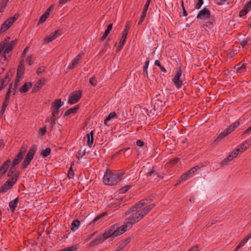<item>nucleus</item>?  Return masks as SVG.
Returning a JSON list of instances; mask_svg holds the SVG:
<instances>
[{"label": "nucleus", "mask_w": 251, "mask_h": 251, "mask_svg": "<svg viewBox=\"0 0 251 251\" xmlns=\"http://www.w3.org/2000/svg\"><path fill=\"white\" fill-rule=\"evenodd\" d=\"M150 201V199L142 200L130 209V212H135L126 220L124 225L125 228L127 230L129 229L133 224L141 220L154 207V204H149Z\"/></svg>", "instance_id": "nucleus-1"}, {"label": "nucleus", "mask_w": 251, "mask_h": 251, "mask_svg": "<svg viewBox=\"0 0 251 251\" xmlns=\"http://www.w3.org/2000/svg\"><path fill=\"white\" fill-rule=\"evenodd\" d=\"M124 174V172L106 170L103 177V182L105 185H115L121 180Z\"/></svg>", "instance_id": "nucleus-2"}, {"label": "nucleus", "mask_w": 251, "mask_h": 251, "mask_svg": "<svg viewBox=\"0 0 251 251\" xmlns=\"http://www.w3.org/2000/svg\"><path fill=\"white\" fill-rule=\"evenodd\" d=\"M126 230V229L125 228L124 225H123L122 227H118L116 225H113L106 230L102 236L106 240L111 237H115L120 235Z\"/></svg>", "instance_id": "nucleus-3"}, {"label": "nucleus", "mask_w": 251, "mask_h": 251, "mask_svg": "<svg viewBox=\"0 0 251 251\" xmlns=\"http://www.w3.org/2000/svg\"><path fill=\"white\" fill-rule=\"evenodd\" d=\"M36 150L37 148L36 146L33 145L28 150L25 157L24 159V160L21 165V168L22 169H25L26 168L27 166L30 164L31 161L33 159L34 154L36 153Z\"/></svg>", "instance_id": "nucleus-4"}, {"label": "nucleus", "mask_w": 251, "mask_h": 251, "mask_svg": "<svg viewBox=\"0 0 251 251\" xmlns=\"http://www.w3.org/2000/svg\"><path fill=\"white\" fill-rule=\"evenodd\" d=\"M9 39V37L6 38L4 41L1 42L0 43H4L3 47V54L1 60H3L5 61L6 60V54L8 53L11 51L17 43V40H14L10 42H8V40Z\"/></svg>", "instance_id": "nucleus-5"}, {"label": "nucleus", "mask_w": 251, "mask_h": 251, "mask_svg": "<svg viewBox=\"0 0 251 251\" xmlns=\"http://www.w3.org/2000/svg\"><path fill=\"white\" fill-rule=\"evenodd\" d=\"M240 125V122L239 121H237L233 124H232L230 126H229L228 127L226 128L223 132L221 133L219 136L217 137L216 139L215 140V142H219L220 140L228 135L229 133H230L232 131H233L235 128H236Z\"/></svg>", "instance_id": "nucleus-6"}, {"label": "nucleus", "mask_w": 251, "mask_h": 251, "mask_svg": "<svg viewBox=\"0 0 251 251\" xmlns=\"http://www.w3.org/2000/svg\"><path fill=\"white\" fill-rule=\"evenodd\" d=\"M18 177V175L17 174H14L2 185L0 188V191L5 192L11 188L16 182Z\"/></svg>", "instance_id": "nucleus-7"}, {"label": "nucleus", "mask_w": 251, "mask_h": 251, "mask_svg": "<svg viewBox=\"0 0 251 251\" xmlns=\"http://www.w3.org/2000/svg\"><path fill=\"white\" fill-rule=\"evenodd\" d=\"M19 15L16 14L13 17L8 18L6 20L2 25L0 29V32H3L6 31L11 25L15 22V21L18 18Z\"/></svg>", "instance_id": "nucleus-8"}, {"label": "nucleus", "mask_w": 251, "mask_h": 251, "mask_svg": "<svg viewBox=\"0 0 251 251\" xmlns=\"http://www.w3.org/2000/svg\"><path fill=\"white\" fill-rule=\"evenodd\" d=\"M64 102L61 101V99H55L51 103L52 115L56 117L59 113V108L63 105Z\"/></svg>", "instance_id": "nucleus-9"}, {"label": "nucleus", "mask_w": 251, "mask_h": 251, "mask_svg": "<svg viewBox=\"0 0 251 251\" xmlns=\"http://www.w3.org/2000/svg\"><path fill=\"white\" fill-rule=\"evenodd\" d=\"M82 91L81 90L75 91L69 96L68 103L73 104L77 102L81 97Z\"/></svg>", "instance_id": "nucleus-10"}, {"label": "nucleus", "mask_w": 251, "mask_h": 251, "mask_svg": "<svg viewBox=\"0 0 251 251\" xmlns=\"http://www.w3.org/2000/svg\"><path fill=\"white\" fill-rule=\"evenodd\" d=\"M182 73V71L180 69L178 70L175 76L173 79V82L176 88L177 89H179L182 84V80L181 78Z\"/></svg>", "instance_id": "nucleus-11"}, {"label": "nucleus", "mask_w": 251, "mask_h": 251, "mask_svg": "<svg viewBox=\"0 0 251 251\" xmlns=\"http://www.w3.org/2000/svg\"><path fill=\"white\" fill-rule=\"evenodd\" d=\"M210 15L211 12L209 9L206 7H204L199 12L197 18L205 20L210 18Z\"/></svg>", "instance_id": "nucleus-12"}, {"label": "nucleus", "mask_w": 251, "mask_h": 251, "mask_svg": "<svg viewBox=\"0 0 251 251\" xmlns=\"http://www.w3.org/2000/svg\"><path fill=\"white\" fill-rule=\"evenodd\" d=\"M12 73L9 71L7 73L3 79L0 80V92L4 88V87L8 83L10 77L12 75Z\"/></svg>", "instance_id": "nucleus-13"}, {"label": "nucleus", "mask_w": 251, "mask_h": 251, "mask_svg": "<svg viewBox=\"0 0 251 251\" xmlns=\"http://www.w3.org/2000/svg\"><path fill=\"white\" fill-rule=\"evenodd\" d=\"M238 154V152H236L234 150L230 154L225 158L224 160L220 163V166L222 167L224 165H226L228 162L231 161L234 158L236 157Z\"/></svg>", "instance_id": "nucleus-14"}, {"label": "nucleus", "mask_w": 251, "mask_h": 251, "mask_svg": "<svg viewBox=\"0 0 251 251\" xmlns=\"http://www.w3.org/2000/svg\"><path fill=\"white\" fill-rule=\"evenodd\" d=\"M251 141H246L242 144L239 148H236L235 151L238 152V154L241 153L247 150L251 145Z\"/></svg>", "instance_id": "nucleus-15"}, {"label": "nucleus", "mask_w": 251, "mask_h": 251, "mask_svg": "<svg viewBox=\"0 0 251 251\" xmlns=\"http://www.w3.org/2000/svg\"><path fill=\"white\" fill-rule=\"evenodd\" d=\"M11 95H12V86L11 85L9 87L8 90L6 93L5 98L4 99L2 107H3L4 108H6L7 106H8V105L9 103L10 97Z\"/></svg>", "instance_id": "nucleus-16"}, {"label": "nucleus", "mask_w": 251, "mask_h": 251, "mask_svg": "<svg viewBox=\"0 0 251 251\" xmlns=\"http://www.w3.org/2000/svg\"><path fill=\"white\" fill-rule=\"evenodd\" d=\"M251 10V0H249L248 2L245 5L244 8L240 11L239 16L243 17L245 16L247 13Z\"/></svg>", "instance_id": "nucleus-17"}, {"label": "nucleus", "mask_w": 251, "mask_h": 251, "mask_svg": "<svg viewBox=\"0 0 251 251\" xmlns=\"http://www.w3.org/2000/svg\"><path fill=\"white\" fill-rule=\"evenodd\" d=\"M59 31L58 30H56L54 32L52 33L50 35L47 36L44 39V42L45 43H49L50 42H51L55 39H56L58 36H59Z\"/></svg>", "instance_id": "nucleus-18"}, {"label": "nucleus", "mask_w": 251, "mask_h": 251, "mask_svg": "<svg viewBox=\"0 0 251 251\" xmlns=\"http://www.w3.org/2000/svg\"><path fill=\"white\" fill-rule=\"evenodd\" d=\"M127 34H128V33L125 32V31H123L122 32V37L120 40L119 47H118V48L117 49V51L120 50L122 49V48H123V47L124 45L125 44V43L126 41V36H127Z\"/></svg>", "instance_id": "nucleus-19"}, {"label": "nucleus", "mask_w": 251, "mask_h": 251, "mask_svg": "<svg viewBox=\"0 0 251 251\" xmlns=\"http://www.w3.org/2000/svg\"><path fill=\"white\" fill-rule=\"evenodd\" d=\"M10 162V160L8 159L3 163L2 166L0 168V177L1 176L3 175H4L5 173L7 171Z\"/></svg>", "instance_id": "nucleus-20"}, {"label": "nucleus", "mask_w": 251, "mask_h": 251, "mask_svg": "<svg viewBox=\"0 0 251 251\" xmlns=\"http://www.w3.org/2000/svg\"><path fill=\"white\" fill-rule=\"evenodd\" d=\"M81 58V54H78L74 59V60H73L72 61V63H71L69 66H68V68L70 69H72L74 68H75V67L77 66V64H78L79 63V61L80 60V59Z\"/></svg>", "instance_id": "nucleus-21"}, {"label": "nucleus", "mask_w": 251, "mask_h": 251, "mask_svg": "<svg viewBox=\"0 0 251 251\" xmlns=\"http://www.w3.org/2000/svg\"><path fill=\"white\" fill-rule=\"evenodd\" d=\"M32 83L31 82H26L19 89L21 93H25L31 87Z\"/></svg>", "instance_id": "nucleus-22"}, {"label": "nucleus", "mask_w": 251, "mask_h": 251, "mask_svg": "<svg viewBox=\"0 0 251 251\" xmlns=\"http://www.w3.org/2000/svg\"><path fill=\"white\" fill-rule=\"evenodd\" d=\"M22 76L17 75L16 78L15 79L14 86L13 87L12 86V95H14L16 92L17 86H18L19 82L22 80ZM11 85L12 86V84H10L9 86Z\"/></svg>", "instance_id": "nucleus-23"}, {"label": "nucleus", "mask_w": 251, "mask_h": 251, "mask_svg": "<svg viewBox=\"0 0 251 251\" xmlns=\"http://www.w3.org/2000/svg\"><path fill=\"white\" fill-rule=\"evenodd\" d=\"M105 239H104L102 236H99L94 240L92 241L90 243V245L91 246H94L96 245H98L102 242H103Z\"/></svg>", "instance_id": "nucleus-24"}, {"label": "nucleus", "mask_w": 251, "mask_h": 251, "mask_svg": "<svg viewBox=\"0 0 251 251\" xmlns=\"http://www.w3.org/2000/svg\"><path fill=\"white\" fill-rule=\"evenodd\" d=\"M79 108V106L78 105H76L73 108H71L68 109L64 113V116L66 117L69 116L70 114L75 113Z\"/></svg>", "instance_id": "nucleus-25"}, {"label": "nucleus", "mask_w": 251, "mask_h": 251, "mask_svg": "<svg viewBox=\"0 0 251 251\" xmlns=\"http://www.w3.org/2000/svg\"><path fill=\"white\" fill-rule=\"evenodd\" d=\"M87 145L91 147L94 142V131H91L90 133L87 135Z\"/></svg>", "instance_id": "nucleus-26"}, {"label": "nucleus", "mask_w": 251, "mask_h": 251, "mask_svg": "<svg viewBox=\"0 0 251 251\" xmlns=\"http://www.w3.org/2000/svg\"><path fill=\"white\" fill-rule=\"evenodd\" d=\"M19 202V201L18 198L15 199L14 200L11 201L9 203V206L10 210L12 211H14L16 209V208L17 207L18 204Z\"/></svg>", "instance_id": "nucleus-27"}, {"label": "nucleus", "mask_w": 251, "mask_h": 251, "mask_svg": "<svg viewBox=\"0 0 251 251\" xmlns=\"http://www.w3.org/2000/svg\"><path fill=\"white\" fill-rule=\"evenodd\" d=\"M80 226V222L77 220L73 221L71 224V230L73 231H75Z\"/></svg>", "instance_id": "nucleus-28"}, {"label": "nucleus", "mask_w": 251, "mask_h": 251, "mask_svg": "<svg viewBox=\"0 0 251 251\" xmlns=\"http://www.w3.org/2000/svg\"><path fill=\"white\" fill-rule=\"evenodd\" d=\"M112 26H113V25L112 24H109L108 25L107 29L105 30L104 33L102 37V40H104L106 39V38L108 36V34L109 33L110 31L112 30Z\"/></svg>", "instance_id": "nucleus-29"}, {"label": "nucleus", "mask_w": 251, "mask_h": 251, "mask_svg": "<svg viewBox=\"0 0 251 251\" xmlns=\"http://www.w3.org/2000/svg\"><path fill=\"white\" fill-rule=\"evenodd\" d=\"M116 116V114L115 112H111L109 113L108 116L104 120V124L105 125H107V122L110 121L111 119L115 118Z\"/></svg>", "instance_id": "nucleus-30"}, {"label": "nucleus", "mask_w": 251, "mask_h": 251, "mask_svg": "<svg viewBox=\"0 0 251 251\" xmlns=\"http://www.w3.org/2000/svg\"><path fill=\"white\" fill-rule=\"evenodd\" d=\"M51 150L50 148H47L45 150L42 151L41 154L43 157H45L49 155L50 153Z\"/></svg>", "instance_id": "nucleus-31"}, {"label": "nucleus", "mask_w": 251, "mask_h": 251, "mask_svg": "<svg viewBox=\"0 0 251 251\" xmlns=\"http://www.w3.org/2000/svg\"><path fill=\"white\" fill-rule=\"evenodd\" d=\"M22 159H23V158L22 157L16 155L13 160V162L12 163V167H14L15 166L18 164L21 161V160Z\"/></svg>", "instance_id": "nucleus-32"}, {"label": "nucleus", "mask_w": 251, "mask_h": 251, "mask_svg": "<svg viewBox=\"0 0 251 251\" xmlns=\"http://www.w3.org/2000/svg\"><path fill=\"white\" fill-rule=\"evenodd\" d=\"M49 16V12H45L44 14H43L40 17L39 20V24H42L43 22H44L47 18H48Z\"/></svg>", "instance_id": "nucleus-33"}, {"label": "nucleus", "mask_w": 251, "mask_h": 251, "mask_svg": "<svg viewBox=\"0 0 251 251\" xmlns=\"http://www.w3.org/2000/svg\"><path fill=\"white\" fill-rule=\"evenodd\" d=\"M26 151V148L25 147H22L20 150L19 152L17 153V156L22 157L23 158L24 155Z\"/></svg>", "instance_id": "nucleus-34"}, {"label": "nucleus", "mask_w": 251, "mask_h": 251, "mask_svg": "<svg viewBox=\"0 0 251 251\" xmlns=\"http://www.w3.org/2000/svg\"><path fill=\"white\" fill-rule=\"evenodd\" d=\"M150 64V61L149 60H147L145 62V64L144 66L143 67V72L144 73L146 74V75L148 76V68L149 67Z\"/></svg>", "instance_id": "nucleus-35"}, {"label": "nucleus", "mask_w": 251, "mask_h": 251, "mask_svg": "<svg viewBox=\"0 0 251 251\" xmlns=\"http://www.w3.org/2000/svg\"><path fill=\"white\" fill-rule=\"evenodd\" d=\"M250 42V39L243 40L240 42V45L242 48L245 47Z\"/></svg>", "instance_id": "nucleus-36"}, {"label": "nucleus", "mask_w": 251, "mask_h": 251, "mask_svg": "<svg viewBox=\"0 0 251 251\" xmlns=\"http://www.w3.org/2000/svg\"><path fill=\"white\" fill-rule=\"evenodd\" d=\"M246 67L245 64L239 63L234 66V69L237 71L241 69L245 68Z\"/></svg>", "instance_id": "nucleus-37"}, {"label": "nucleus", "mask_w": 251, "mask_h": 251, "mask_svg": "<svg viewBox=\"0 0 251 251\" xmlns=\"http://www.w3.org/2000/svg\"><path fill=\"white\" fill-rule=\"evenodd\" d=\"M130 188V186L129 185H126L122 188H121L120 190V192L121 193H126L127 190L129 189Z\"/></svg>", "instance_id": "nucleus-38"}, {"label": "nucleus", "mask_w": 251, "mask_h": 251, "mask_svg": "<svg viewBox=\"0 0 251 251\" xmlns=\"http://www.w3.org/2000/svg\"><path fill=\"white\" fill-rule=\"evenodd\" d=\"M203 4V0H199L197 3L195 5V9H199Z\"/></svg>", "instance_id": "nucleus-39"}, {"label": "nucleus", "mask_w": 251, "mask_h": 251, "mask_svg": "<svg viewBox=\"0 0 251 251\" xmlns=\"http://www.w3.org/2000/svg\"><path fill=\"white\" fill-rule=\"evenodd\" d=\"M105 215V213H103L101 214H100V215H98L96 217H95V218L93 220V223L94 224L96 223L98 221H99L100 220V219L104 216V215Z\"/></svg>", "instance_id": "nucleus-40"}, {"label": "nucleus", "mask_w": 251, "mask_h": 251, "mask_svg": "<svg viewBox=\"0 0 251 251\" xmlns=\"http://www.w3.org/2000/svg\"><path fill=\"white\" fill-rule=\"evenodd\" d=\"M74 172L72 170V167H71L69 170V172L68 174V176L69 179L73 178L74 176Z\"/></svg>", "instance_id": "nucleus-41"}, {"label": "nucleus", "mask_w": 251, "mask_h": 251, "mask_svg": "<svg viewBox=\"0 0 251 251\" xmlns=\"http://www.w3.org/2000/svg\"><path fill=\"white\" fill-rule=\"evenodd\" d=\"M24 73V68H18L17 75L23 76Z\"/></svg>", "instance_id": "nucleus-42"}, {"label": "nucleus", "mask_w": 251, "mask_h": 251, "mask_svg": "<svg viewBox=\"0 0 251 251\" xmlns=\"http://www.w3.org/2000/svg\"><path fill=\"white\" fill-rule=\"evenodd\" d=\"M90 83L93 86H96L97 84V81L94 77H92L90 79Z\"/></svg>", "instance_id": "nucleus-43"}, {"label": "nucleus", "mask_w": 251, "mask_h": 251, "mask_svg": "<svg viewBox=\"0 0 251 251\" xmlns=\"http://www.w3.org/2000/svg\"><path fill=\"white\" fill-rule=\"evenodd\" d=\"M85 151H81V150H79L78 151V159H80L81 158H82V157L85 155Z\"/></svg>", "instance_id": "nucleus-44"}, {"label": "nucleus", "mask_w": 251, "mask_h": 251, "mask_svg": "<svg viewBox=\"0 0 251 251\" xmlns=\"http://www.w3.org/2000/svg\"><path fill=\"white\" fill-rule=\"evenodd\" d=\"M127 243H128V241H125V242H123L120 245H119V246L118 247L117 251H119V250L123 249Z\"/></svg>", "instance_id": "nucleus-45"}, {"label": "nucleus", "mask_w": 251, "mask_h": 251, "mask_svg": "<svg viewBox=\"0 0 251 251\" xmlns=\"http://www.w3.org/2000/svg\"><path fill=\"white\" fill-rule=\"evenodd\" d=\"M45 70V68L44 66L39 67L37 70V73L38 75L41 74Z\"/></svg>", "instance_id": "nucleus-46"}, {"label": "nucleus", "mask_w": 251, "mask_h": 251, "mask_svg": "<svg viewBox=\"0 0 251 251\" xmlns=\"http://www.w3.org/2000/svg\"><path fill=\"white\" fill-rule=\"evenodd\" d=\"M191 177V176H190L188 174V173L186 172V173L183 174L181 176V179L182 180H184L187 179L188 178V177Z\"/></svg>", "instance_id": "nucleus-47"}, {"label": "nucleus", "mask_w": 251, "mask_h": 251, "mask_svg": "<svg viewBox=\"0 0 251 251\" xmlns=\"http://www.w3.org/2000/svg\"><path fill=\"white\" fill-rule=\"evenodd\" d=\"M26 61L30 66L33 64L31 55L27 57Z\"/></svg>", "instance_id": "nucleus-48"}, {"label": "nucleus", "mask_w": 251, "mask_h": 251, "mask_svg": "<svg viewBox=\"0 0 251 251\" xmlns=\"http://www.w3.org/2000/svg\"><path fill=\"white\" fill-rule=\"evenodd\" d=\"M130 28V24H129V22H127L125 25L124 30L123 31L128 33Z\"/></svg>", "instance_id": "nucleus-49"}, {"label": "nucleus", "mask_w": 251, "mask_h": 251, "mask_svg": "<svg viewBox=\"0 0 251 251\" xmlns=\"http://www.w3.org/2000/svg\"><path fill=\"white\" fill-rule=\"evenodd\" d=\"M75 250V248L74 246H72L61 250V251H74Z\"/></svg>", "instance_id": "nucleus-50"}, {"label": "nucleus", "mask_w": 251, "mask_h": 251, "mask_svg": "<svg viewBox=\"0 0 251 251\" xmlns=\"http://www.w3.org/2000/svg\"><path fill=\"white\" fill-rule=\"evenodd\" d=\"M188 173V174L191 177H192L193 175V174L196 172V169L195 168H191V170L187 172Z\"/></svg>", "instance_id": "nucleus-51"}, {"label": "nucleus", "mask_w": 251, "mask_h": 251, "mask_svg": "<svg viewBox=\"0 0 251 251\" xmlns=\"http://www.w3.org/2000/svg\"><path fill=\"white\" fill-rule=\"evenodd\" d=\"M55 120L56 117H54L52 115V117L50 118V123L52 126H53V125L55 124Z\"/></svg>", "instance_id": "nucleus-52"}, {"label": "nucleus", "mask_w": 251, "mask_h": 251, "mask_svg": "<svg viewBox=\"0 0 251 251\" xmlns=\"http://www.w3.org/2000/svg\"><path fill=\"white\" fill-rule=\"evenodd\" d=\"M46 127L41 128L39 131V134L41 136H43L46 133Z\"/></svg>", "instance_id": "nucleus-53"}, {"label": "nucleus", "mask_w": 251, "mask_h": 251, "mask_svg": "<svg viewBox=\"0 0 251 251\" xmlns=\"http://www.w3.org/2000/svg\"><path fill=\"white\" fill-rule=\"evenodd\" d=\"M136 145L139 147H142L144 145V142L141 140H138L136 141Z\"/></svg>", "instance_id": "nucleus-54"}, {"label": "nucleus", "mask_w": 251, "mask_h": 251, "mask_svg": "<svg viewBox=\"0 0 251 251\" xmlns=\"http://www.w3.org/2000/svg\"><path fill=\"white\" fill-rule=\"evenodd\" d=\"M28 49L29 48L28 47H26L24 50L23 51V52L22 53V57H25V55H26V53L27 52V51H28Z\"/></svg>", "instance_id": "nucleus-55"}, {"label": "nucleus", "mask_w": 251, "mask_h": 251, "mask_svg": "<svg viewBox=\"0 0 251 251\" xmlns=\"http://www.w3.org/2000/svg\"><path fill=\"white\" fill-rule=\"evenodd\" d=\"M179 160V159L178 158H176L170 161V163L172 165H174L177 163Z\"/></svg>", "instance_id": "nucleus-56"}, {"label": "nucleus", "mask_w": 251, "mask_h": 251, "mask_svg": "<svg viewBox=\"0 0 251 251\" xmlns=\"http://www.w3.org/2000/svg\"><path fill=\"white\" fill-rule=\"evenodd\" d=\"M9 0H2L1 2V5H2L3 7H6L7 5V3L8 2Z\"/></svg>", "instance_id": "nucleus-57"}, {"label": "nucleus", "mask_w": 251, "mask_h": 251, "mask_svg": "<svg viewBox=\"0 0 251 251\" xmlns=\"http://www.w3.org/2000/svg\"><path fill=\"white\" fill-rule=\"evenodd\" d=\"M153 171L152 169H150L147 173V176H151L152 175H153Z\"/></svg>", "instance_id": "nucleus-58"}, {"label": "nucleus", "mask_w": 251, "mask_h": 251, "mask_svg": "<svg viewBox=\"0 0 251 251\" xmlns=\"http://www.w3.org/2000/svg\"><path fill=\"white\" fill-rule=\"evenodd\" d=\"M251 131V126L244 131L243 134L245 135V134H250Z\"/></svg>", "instance_id": "nucleus-59"}, {"label": "nucleus", "mask_w": 251, "mask_h": 251, "mask_svg": "<svg viewBox=\"0 0 251 251\" xmlns=\"http://www.w3.org/2000/svg\"><path fill=\"white\" fill-rule=\"evenodd\" d=\"M246 243V241H245V239H243L239 244V246H240L241 247H243Z\"/></svg>", "instance_id": "nucleus-60"}, {"label": "nucleus", "mask_w": 251, "mask_h": 251, "mask_svg": "<svg viewBox=\"0 0 251 251\" xmlns=\"http://www.w3.org/2000/svg\"><path fill=\"white\" fill-rule=\"evenodd\" d=\"M18 68H24V60H22L20 61V64L18 66Z\"/></svg>", "instance_id": "nucleus-61"}, {"label": "nucleus", "mask_w": 251, "mask_h": 251, "mask_svg": "<svg viewBox=\"0 0 251 251\" xmlns=\"http://www.w3.org/2000/svg\"><path fill=\"white\" fill-rule=\"evenodd\" d=\"M251 238V233H250L248 235H247L244 239H245V241L247 242Z\"/></svg>", "instance_id": "nucleus-62"}, {"label": "nucleus", "mask_w": 251, "mask_h": 251, "mask_svg": "<svg viewBox=\"0 0 251 251\" xmlns=\"http://www.w3.org/2000/svg\"><path fill=\"white\" fill-rule=\"evenodd\" d=\"M251 238V233H250L248 235H247L244 239H245V241L247 242Z\"/></svg>", "instance_id": "nucleus-63"}, {"label": "nucleus", "mask_w": 251, "mask_h": 251, "mask_svg": "<svg viewBox=\"0 0 251 251\" xmlns=\"http://www.w3.org/2000/svg\"><path fill=\"white\" fill-rule=\"evenodd\" d=\"M154 64L156 66L159 67V68L161 66L160 62L158 60H156L155 61Z\"/></svg>", "instance_id": "nucleus-64"}]
</instances>
